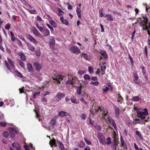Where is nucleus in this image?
<instances>
[{
  "label": "nucleus",
  "instance_id": "f257e3e1",
  "mask_svg": "<svg viewBox=\"0 0 150 150\" xmlns=\"http://www.w3.org/2000/svg\"><path fill=\"white\" fill-rule=\"evenodd\" d=\"M135 110L137 113L138 117L142 119H144L145 118L146 116L148 115V112L146 108L144 109V112H142L141 111L143 109L141 108H135Z\"/></svg>",
  "mask_w": 150,
  "mask_h": 150
},
{
  "label": "nucleus",
  "instance_id": "f03ea898",
  "mask_svg": "<svg viewBox=\"0 0 150 150\" xmlns=\"http://www.w3.org/2000/svg\"><path fill=\"white\" fill-rule=\"evenodd\" d=\"M143 18L144 20L140 22L141 26L142 27L143 30H148L150 29V23H147L148 19L146 16H143Z\"/></svg>",
  "mask_w": 150,
  "mask_h": 150
},
{
  "label": "nucleus",
  "instance_id": "7ed1b4c3",
  "mask_svg": "<svg viewBox=\"0 0 150 150\" xmlns=\"http://www.w3.org/2000/svg\"><path fill=\"white\" fill-rule=\"evenodd\" d=\"M70 51L73 53L78 54L80 53V51L79 48L75 46H71L69 48Z\"/></svg>",
  "mask_w": 150,
  "mask_h": 150
},
{
  "label": "nucleus",
  "instance_id": "20e7f679",
  "mask_svg": "<svg viewBox=\"0 0 150 150\" xmlns=\"http://www.w3.org/2000/svg\"><path fill=\"white\" fill-rule=\"evenodd\" d=\"M97 137L99 140L100 142L103 145H105V140L104 137L101 133L98 134Z\"/></svg>",
  "mask_w": 150,
  "mask_h": 150
},
{
  "label": "nucleus",
  "instance_id": "39448f33",
  "mask_svg": "<svg viewBox=\"0 0 150 150\" xmlns=\"http://www.w3.org/2000/svg\"><path fill=\"white\" fill-rule=\"evenodd\" d=\"M54 76L55 77L56 79H53L54 80H56V81L58 83H60V81L58 79H60V80H63L64 76L58 74H55L54 75Z\"/></svg>",
  "mask_w": 150,
  "mask_h": 150
},
{
  "label": "nucleus",
  "instance_id": "423d86ee",
  "mask_svg": "<svg viewBox=\"0 0 150 150\" xmlns=\"http://www.w3.org/2000/svg\"><path fill=\"white\" fill-rule=\"evenodd\" d=\"M107 122L109 124L112 125L116 129L117 128L116 125L114 122V121L112 118L110 117L108 118L106 120Z\"/></svg>",
  "mask_w": 150,
  "mask_h": 150
},
{
  "label": "nucleus",
  "instance_id": "0eeeda50",
  "mask_svg": "<svg viewBox=\"0 0 150 150\" xmlns=\"http://www.w3.org/2000/svg\"><path fill=\"white\" fill-rule=\"evenodd\" d=\"M27 38L30 41L36 45L38 44V42L37 40L30 35H28Z\"/></svg>",
  "mask_w": 150,
  "mask_h": 150
},
{
  "label": "nucleus",
  "instance_id": "6e6552de",
  "mask_svg": "<svg viewBox=\"0 0 150 150\" xmlns=\"http://www.w3.org/2000/svg\"><path fill=\"white\" fill-rule=\"evenodd\" d=\"M8 129L10 132V137L12 138H14V134L16 133V130L13 127H10L8 128Z\"/></svg>",
  "mask_w": 150,
  "mask_h": 150
},
{
  "label": "nucleus",
  "instance_id": "1a4fd4ad",
  "mask_svg": "<svg viewBox=\"0 0 150 150\" xmlns=\"http://www.w3.org/2000/svg\"><path fill=\"white\" fill-rule=\"evenodd\" d=\"M48 17V19L49 20V22L50 24H51L55 28L56 27L57 24L55 21L51 19V18L49 15H47Z\"/></svg>",
  "mask_w": 150,
  "mask_h": 150
},
{
  "label": "nucleus",
  "instance_id": "9d476101",
  "mask_svg": "<svg viewBox=\"0 0 150 150\" xmlns=\"http://www.w3.org/2000/svg\"><path fill=\"white\" fill-rule=\"evenodd\" d=\"M58 117L55 116L52 118L50 122V124L53 127L54 126L57 124L56 121Z\"/></svg>",
  "mask_w": 150,
  "mask_h": 150
},
{
  "label": "nucleus",
  "instance_id": "9b49d317",
  "mask_svg": "<svg viewBox=\"0 0 150 150\" xmlns=\"http://www.w3.org/2000/svg\"><path fill=\"white\" fill-rule=\"evenodd\" d=\"M99 53L102 55L100 56V59H101L102 58H104V59H106L107 58V54L105 52L104 50H100L99 52Z\"/></svg>",
  "mask_w": 150,
  "mask_h": 150
},
{
  "label": "nucleus",
  "instance_id": "f8f14e48",
  "mask_svg": "<svg viewBox=\"0 0 150 150\" xmlns=\"http://www.w3.org/2000/svg\"><path fill=\"white\" fill-rule=\"evenodd\" d=\"M34 66L37 71H39L40 70L41 65L40 63L37 62H35L34 64Z\"/></svg>",
  "mask_w": 150,
  "mask_h": 150
},
{
  "label": "nucleus",
  "instance_id": "ddd939ff",
  "mask_svg": "<svg viewBox=\"0 0 150 150\" xmlns=\"http://www.w3.org/2000/svg\"><path fill=\"white\" fill-rule=\"evenodd\" d=\"M43 36L46 37L48 36L50 34L49 30L47 29H45L41 32Z\"/></svg>",
  "mask_w": 150,
  "mask_h": 150
},
{
  "label": "nucleus",
  "instance_id": "4468645a",
  "mask_svg": "<svg viewBox=\"0 0 150 150\" xmlns=\"http://www.w3.org/2000/svg\"><path fill=\"white\" fill-rule=\"evenodd\" d=\"M99 111L101 112L102 111V113L103 116H105L108 113L107 111L105 110H104V109H102L100 108H99V109L96 111V113L98 112Z\"/></svg>",
  "mask_w": 150,
  "mask_h": 150
},
{
  "label": "nucleus",
  "instance_id": "2eb2a0df",
  "mask_svg": "<svg viewBox=\"0 0 150 150\" xmlns=\"http://www.w3.org/2000/svg\"><path fill=\"white\" fill-rule=\"evenodd\" d=\"M69 115V113L63 111H61L59 113V116L62 117H64Z\"/></svg>",
  "mask_w": 150,
  "mask_h": 150
},
{
  "label": "nucleus",
  "instance_id": "dca6fc26",
  "mask_svg": "<svg viewBox=\"0 0 150 150\" xmlns=\"http://www.w3.org/2000/svg\"><path fill=\"white\" fill-rule=\"evenodd\" d=\"M33 33L37 36L39 37H41L42 36V34L40 33L36 29H34L33 30Z\"/></svg>",
  "mask_w": 150,
  "mask_h": 150
},
{
  "label": "nucleus",
  "instance_id": "f3484780",
  "mask_svg": "<svg viewBox=\"0 0 150 150\" xmlns=\"http://www.w3.org/2000/svg\"><path fill=\"white\" fill-rule=\"evenodd\" d=\"M49 43L50 45H53L55 43V41L54 38L53 37L50 36L49 38Z\"/></svg>",
  "mask_w": 150,
  "mask_h": 150
},
{
  "label": "nucleus",
  "instance_id": "a211bd4d",
  "mask_svg": "<svg viewBox=\"0 0 150 150\" xmlns=\"http://www.w3.org/2000/svg\"><path fill=\"white\" fill-rule=\"evenodd\" d=\"M120 139L121 142V146L123 147L124 149H126L127 148V146L125 141L123 140L122 137H121Z\"/></svg>",
  "mask_w": 150,
  "mask_h": 150
},
{
  "label": "nucleus",
  "instance_id": "6ab92c4d",
  "mask_svg": "<svg viewBox=\"0 0 150 150\" xmlns=\"http://www.w3.org/2000/svg\"><path fill=\"white\" fill-rule=\"evenodd\" d=\"M18 55L20 56L21 60L23 61H25L26 59V57L25 54L22 52H19Z\"/></svg>",
  "mask_w": 150,
  "mask_h": 150
},
{
  "label": "nucleus",
  "instance_id": "aec40b11",
  "mask_svg": "<svg viewBox=\"0 0 150 150\" xmlns=\"http://www.w3.org/2000/svg\"><path fill=\"white\" fill-rule=\"evenodd\" d=\"M107 17V19L108 21H113V19L112 16L110 14H107L104 16Z\"/></svg>",
  "mask_w": 150,
  "mask_h": 150
},
{
  "label": "nucleus",
  "instance_id": "412c9836",
  "mask_svg": "<svg viewBox=\"0 0 150 150\" xmlns=\"http://www.w3.org/2000/svg\"><path fill=\"white\" fill-rule=\"evenodd\" d=\"M27 44L28 46V48L32 52H33L34 51L35 48L32 45L30 44H29L28 43H27Z\"/></svg>",
  "mask_w": 150,
  "mask_h": 150
},
{
  "label": "nucleus",
  "instance_id": "4be33fe9",
  "mask_svg": "<svg viewBox=\"0 0 150 150\" xmlns=\"http://www.w3.org/2000/svg\"><path fill=\"white\" fill-rule=\"evenodd\" d=\"M114 109L115 115L117 117H118L120 114L119 109L117 106L115 107Z\"/></svg>",
  "mask_w": 150,
  "mask_h": 150
},
{
  "label": "nucleus",
  "instance_id": "5701e85b",
  "mask_svg": "<svg viewBox=\"0 0 150 150\" xmlns=\"http://www.w3.org/2000/svg\"><path fill=\"white\" fill-rule=\"evenodd\" d=\"M65 95L64 93H58L56 97H57L59 100H60L61 98L64 97Z\"/></svg>",
  "mask_w": 150,
  "mask_h": 150
},
{
  "label": "nucleus",
  "instance_id": "b1692460",
  "mask_svg": "<svg viewBox=\"0 0 150 150\" xmlns=\"http://www.w3.org/2000/svg\"><path fill=\"white\" fill-rule=\"evenodd\" d=\"M60 20L62 23L66 25H68L69 24L68 22L65 19H64L63 17L60 18Z\"/></svg>",
  "mask_w": 150,
  "mask_h": 150
},
{
  "label": "nucleus",
  "instance_id": "393cba45",
  "mask_svg": "<svg viewBox=\"0 0 150 150\" xmlns=\"http://www.w3.org/2000/svg\"><path fill=\"white\" fill-rule=\"evenodd\" d=\"M28 69V71L32 72L33 71V66L30 63H28L27 64Z\"/></svg>",
  "mask_w": 150,
  "mask_h": 150
},
{
  "label": "nucleus",
  "instance_id": "a878e982",
  "mask_svg": "<svg viewBox=\"0 0 150 150\" xmlns=\"http://www.w3.org/2000/svg\"><path fill=\"white\" fill-rule=\"evenodd\" d=\"M8 61V62L10 64V65L13 67L15 69V66L13 62L9 58H7Z\"/></svg>",
  "mask_w": 150,
  "mask_h": 150
},
{
  "label": "nucleus",
  "instance_id": "bb28decb",
  "mask_svg": "<svg viewBox=\"0 0 150 150\" xmlns=\"http://www.w3.org/2000/svg\"><path fill=\"white\" fill-rule=\"evenodd\" d=\"M50 144L51 146L52 147L56 146V144L55 140L54 139L51 140L50 142Z\"/></svg>",
  "mask_w": 150,
  "mask_h": 150
},
{
  "label": "nucleus",
  "instance_id": "cd10ccee",
  "mask_svg": "<svg viewBox=\"0 0 150 150\" xmlns=\"http://www.w3.org/2000/svg\"><path fill=\"white\" fill-rule=\"evenodd\" d=\"M108 87H106L105 88L103 89V91L104 92H106L108 91L109 89H112V88L110 84H108Z\"/></svg>",
  "mask_w": 150,
  "mask_h": 150
},
{
  "label": "nucleus",
  "instance_id": "c85d7f7f",
  "mask_svg": "<svg viewBox=\"0 0 150 150\" xmlns=\"http://www.w3.org/2000/svg\"><path fill=\"white\" fill-rule=\"evenodd\" d=\"M76 12L77 15V16L79 17L80 18L81 16V11L80 8H77L76 10Z\"/></svg>",
  "mask_w": 150,
  "mask_h": 150
},
{
  "label": "nucleus",
  "instance_id": "c756f323",
  "mask_svg": "<svg viewBox=\"0 0 150 150\" xmlns=\"http://www.w3.org/2000/svg\"><path fill=\"white\" fill-rule=\"evenodd\" d=\"M17 61L20 66L23 68H24L25 64L24 63L20 60L18 59Z\"/></svg>",
  "mask_w": 150,
  "mask_h": 150
},
{
  "label": "nucleus",
  "instance_id": "7c9ffc66",
  "mask_svg": "<svg viewBox=\"0 0 150 150\" xmlns=\"http://www.w3.org/2000/svg\"><path fill=\"white\" fill-rule=\"evenodd\" d=\"M81 86H80L77 88L76 92L78 95H80L81 93Z\"/></svg>",
  "mask_w": 150,
  "mask_h": 150
},
{
  "label": "nucleus",
  "instance_id": "2f4dec72",
  "mask_svg": "<svg viewBox=\"0 0 150 150\" xmlns=\"http://www.w3.org/2000/svg\"><path fill=\"white\" fill-rule=\"evenodd\" d=\"M140 100L141 98L138 96L134 97L132 98V100L135 102L139 101Z\"/></svg>",
  "mask_w": 150,
  "mask_h": 150
},
{
  "label": "nucleus",
  "instance_id": "473e14b6",
  "mask_svg": "<svg viewBox=\"0 0 150 150\" xmlns=\"http://www.w3.org/2000/svg\"><path fill=\"white\" fill-rule=\"evenodd\" d=\"M35 54L37 57H39L40 55L41 52L39 48L36 50Z\"/></svg>",
  "mask_w": 150,
  "mask_h": 150
},
{
  "label": "nucleus",
  "instance_id": "72a5a7b5",
  "mask_svg": "<svg viewBox=\"0 0 150 150\" xmlns=\"http://www.w3.org/2000/svg\"><path fill=\"white\" fill-rule=\"evenodd\" d=\"M111 138L108 137L106 141H105V144L109 145L111 144Z\"/></svg>",
  "mask_w": 150,
  "mask_h": 150
},
{
  "label": "nucleus",
  "instance_id": "f704fd0d",
  "mask_svg": "<svg viewBox=\"0 0 150 150\" xmlns=\"http://www.w3.org/2000/svg\"><path fill=\"white\" fill-rule=\"evenodd\" d=\"M10 35H11V40L12 42H14L16 39V38L14 36V34L12 31L10 32Z\"/></svg>",
  "mask_w": 150,
  "mask_h": 150
},
{
  "label": "nucleus",
  "instance_id": "c9c22d12",
  "mask_svg": "<svg viewBox=\"0 0 150 150\" xmlns=\"http://www.w3.org/2000/svg\"><path fill=\"white\" fill-rule=\"evenodd\" d=\"M35 109L34 110V111L36 113V117L38 118L39 117V113L38 112V111H37L38 106L35 105Z\"/></svg>",
  "mask_w": 150,
  "mask_h": 150
},
{
  "label": "nucleus",
  "instance_id": "e433bc0d",
  "mask_svg": "<svg viewBox=\"0 0 150 150\" xmlns=\"http://www.w3.org/2000/svg\"><path fill=\"white\" fill-rule=\"evenodd\" d=\"M40 91L36 93H34L33 94V98H36V97L38 96H39L40 95Z\"/></svg>",
  "mask_w": 150,
  "mask_h": 150
},
{
  "label": "nucleus",
  "instance_id": "4c0bfd02",
  "mask_svg": "<svg viewBox=\"0 0 150 150\" xmlns=\"http://www.w3.org/2000/svg\"><path fill=\"white\" fill-rule=\"evenodd\" d=\"M71 100L72 103L75 104H78L79 101H77L75 98H72L71 99Z\"/></svg>",
  "mask_w": 150,
  "mask_h": 150
},
{
  "label": "nucleus",
  "instance_id": "58836bf2",
  "mask_svg": "<svg viewBox=\"0 0 150 150\" xmlns=\"http://www.w3.org/2000/svg\"><path fill=\"white\" fill-rule=\"evenodd\" d=\"M82 57H83L85 59L88 60L89 59L88 55L86 54H81Z\"/></svg>",
  "mask_w": 150,
  "mask_h": 150
},
{
  "label": "nucleus",
  "instance_id": "ea45409f",
  "mask_svg": "<svg viewBox=\"0 0 150 150\" xmlns=\"http://www.w3.org/2000/svg\"><path fill=\"white\" fill-rule=\"evenodd\" d=\"M136 134L140 139H142V135L137 130L135 133Z\"/></svg>",
  "mask_w": 150,
  "mask_h": 150
},
{
  "label": "nucleus",
  "instance_id": "a19ab883",
  "mask_svg": "<svg viewBox=\"0 0 150 150\" xmlns=\"http://www.w3.org/2000/svg\"><path fill=\"white\" fill-rule=\"evenodd\" d=\"M91 84H92L93 85L97 86L99 84V82L98 81H91L90 83Z\"/></svg>",
  "mask_w": 150,
  "mask_h": 150
},
{
  "label": "nucleus",
  "instance_id": "79ce46f5",
  "mask_svg": "<svg viewBox=\"0 0 150 150\" xmlns=\"http://www.w3.org/2000/svg\"><path fill=\"white\" fill-rule=\"evenodd\" d=\"M66 84H72V79H71V78H70L69 76H68V81L66 83Z\"/></svg>",
  "mask_w": 150,
  "mask_h": 150
},
{
  "label": "nucleus",
  "instance_id": "37998d69",
  "mask_svg": "<svg viewBox=\"0 0 150 150\" xmlns=\"http://www.w3.org/2000/svg\"><path fill=\"white\" fill-rule=\"evenodd\" d=\"M15 74H16L17 76L18 77H23V75L22 74L18 71L16 70L15 71Z\"/></svg>",
  "mask_w": 150,
  "mask_h": 150
},
{
  "label": "nucleus",
  "instance_id": "c03bdc74",
  "mask_svg": "<svg viewBox=\"0 0 150 150\" xmlns=\"http://www.w3.org/2000/svg\"><path fill=\"white\" fill-rule=\"evenodd\" d=\"M84 79L85 80H90L91 78L89 76V75L88 74H86L83 76Z\"/></svg>",
  "mask_w": 150,
  "mask_h": 150
},
{
  "label": "nucleus",
  "instance_id": "a18cd8bd",
  "mask_svg": "<svg viewBox=\"0 0 150 150\" xmlns=\"http://www.w3.org/2000/svg\"><path fill=\"white\" fill-rule=\"evenodd\" d=\"M117 100L118 101L121 102L122 101L123 99L122 97L119 95H118L117 96Z\"/></svg>",
  "mask_w": 150,
  "mask_h": 150
},
{
  "label": "nucleus",
  "instance_id": "49530a36",
  "mask_svg": "<svg viewBox=\"0 0 150 150\" xmlns=\"http://www.w3.org/2000/svg\"><path fill=\"white\" fill-rule=\"evenodd\" d=\"M112 145L117 146L118 145V142L117 139H115L112 142Z\"/></svg>",
  "mask_w": 150,
  "mask_h": 150
},
{
  "label": "nucleus",
  "instance_id": "de8ad7c7",
  "mask_svg": "<svg viewBox=\"0 0 150 150\" xmlns=\"http://www.w3.org/2000/svg\"><path fill=\"white\" fill-rule=\"evenodd\" d=\"M68 76H69L70 78H71V79H72V83H74L75 81L77 79V78L76 77H73L71 75H68Z\"/></svg>",
  "mask_w": 150,
  "mask_h": 150
},
{
  "label": "nucleus",
  "instance_id": "09e8293b",
  "mask_svg": "<svg viewBox=\"0 0 150 150\" xmlns=\"http://www.w3.org/2000/svg\"><path fill=\"white\" fill-rule=\"evenodd\" d=\"M88 71L90 74L93 73V69L90 66L88 67Z\"/></svg>",
  "mask_w": 150,
  "mask_h": 150
},
{
  "label": "nucleus",
  "instance_id": "8fccbe9b",
  "mask_svg": "<svg viewBox=\"0 0 150 150\" xmlns=\"http://www.w3.org/2000/svg\"><path fill=\"white\" fill-rule=\"evenodd\" d=\"M3 135L5 137L7 138L9 136V133L7 132L4 131L3 133Z\"/></svg>",
  "mask_w": 150,
  "mask_h": 150
},
{
  "label": "nucleus",
  "instance_id": "3c124183",
  "mask_svg": "<svg viewBox=\"0 0 150 150\" xmlns=\"http://www.w3.org/2000/svg\"><path fill=\"white\" fill-rule=\"evenodd\" d=\"M58 143L59 148L61 149V150H63L64 146L63 144H62V143L59 142Z\"/></svg>",
  "mask_w": 150,
  "mask_h": 150
},
{
  "label": "nucleus",
  "instance_id": "603ef678",
  "mask_svg": "<svg viewBox=\"0 0 150 150\" xmlns=\"http://www.w3.org/2000/svg\"><path fill=\"white\" fill-rule=\"evenodd\" d=\"M10 105L11 106H13L14 105V100L13 99H12L10 100V102L9 103Z\"/></svg>",
  "mask_w": 150,
  "mask_h": 150
},
{
  "label": "nucleus",
  "instance_id": "864d4df0",
  "mask_svg": "<svg viewBox=\"0 0 150 150\" xmlns=\"http://www.w3.org/2000/svg\"><path fill=\"white\" fill-rule=\"evenodd\" d=\"M99 66L100 67L101 71L102 72H104L106 69V67L105 66L103 67L100 64Z\"/></svg>",
  "mask_w": 150,
  "mask_h": 150
},
{
  "label": "nucleus",
  "instance_id": "5fc2aeb1",
  "mask_svg": "<svg viewBox=\"0 0 150 150\" xmlns=\"http://www.w3.org/2000/svg\"><path fill=\"white\" fill-rule=\"evenodd\" d=\"M86 72V71H82L79 70V71L78 72V74L79 75H81L85 73Z\"/></svg>",
  "mask_w": 150,
  "mask_h": 150
},
{
  "label": "nucleus",
  "instance_id": "6e6d98bb",
  "mask_svg": "<svg viewBox=\"0 0 150 150\" xmlns=\"http://www.w3.org/2000/svg\"><path fill=\"white\" fill-rule=\"evenodd\" d=\"M85 144L84 143L82 142H81L79 144V146L81 147H83L85 146Z\"/></svg>",
  "mask_w": 150,
  "mask_h": 150
},
{
  "label": "nucleus",
  "instance_id": "4d7b16f0",
  "mask_svg": "<svg viewBox=\"0 0 150 150\" xmlns=\"http://www.w3.org/2000/svg\"><path fill=\"white\" fill-rule=\"evenodd\" d=\"M11 25L9 23H8L5 25V28L7 30H9L10 29Z\"/></svg>",
  "mask_w": 150,
  "mask_h": 150
},
{
  "label": "nucleus",
  "instance_id": "13d9d810",
  "mask_svg": "<svg viewBox=\"0 0 150 150\" xmlns=\"http://www.w3.org/2000/svg\"><path fill=\"white\" fill-rule=\"evenodd\" d=\"M12 145L13 147L15 148L16 149L17 147L19 145L18 144L14 143L12 144Z\"/></svg>",
  "mask_w": 150,
  "mask_h": 150
},
{
  "label": "nucleus",
  "instance_id": "bf43d9fd",
  "mask_svg": "<svg viewBox=\"0 0 150 150\" xmlns=\"http://www.w3.org/2000/svg\"><path fill=\"white\" fill-rule=\"evenodd\" d=\"M84 140L85 142H86L87 144L89 145H91V143L90 142L89 140H88L86 138H84Z\"/></svg>",
  "mask_w": 150,
  "mask_h": 150
},
{
  "label": "nucleus",
  "instance_id": "052dcab7",
  "mask_svg": "<svg viewBox=\"0 0 150 150\" xmlns=\"http://www.w3.org/2000/svg\"><path fill=\"white\" fill-rule=\"evenodd\" d=\"M29 13L31 14H35L36 13V11L34 10H28Z\"/></svg>",
  "mask_w": 150,
  "mask_h": 150
},
{
  "label": "nucleus",
  "instance_id": "680f3d73",
  "mask_svg": "<svg viewBox=\"0 0 150 150\" xmlns=\"http://www.w3.org/2000/svg\"><path fill=\"white\" fill-rule=\"evenodd\" d=\"M46 25L47 26V27L49 28L51 31H54L53 28L51 26H50L49 24L48 23H47Z\"/></svg>",
  "mask_w": 150,
  "mask_h": 150
},
{
  "label": "nucleus",
  "instance_id": "e2e57ef3",
  "mask_svg": "<svg viewBox=\"0 0 150 150\" xmlns=\"http://www.w3.org/2000/svg\"><path fill=\"white\" fill-rule=\"evenodd\" d=\"M87 117V116L85 114H82L81 116V118L83 120H85L86 117Z\"/></svg>",
  "mask_w": 150,
  "mask_h": 150
},
{
  "label": "nucleus",
  "instance_id": "0e129e2a",
  "mask_svg": "<svg viewBox=\"0 0 150 150\" xmlns=\"http://www.w3.org/2000/svg\"><path fill=\"white\" fill-rule=\"evenodd\" d=\"M0 125L2 127H5L6 125V123L5 122H0Z\"/></svg>",
  "mask_w": 150,
  "mask_h": 150
},
{
  "label": "nucleus",
  "instance_id": "69168bd1",
  "mask_svg": "<svg viewBox=\"0 0 150 150\" xmlns=\"http://www.w3.org/2000/svg\"><path fill=\"white\" fill-rule=\"evenodd\" d=\"M102 11H103L102 9H100L99 11V16L100 17H102L104 16V15Z\"/></svg>",
  "mask_w": 150,
  "mask_h": 150
},
{
  "label": "nucleus",
  "instance_id": "338daca9",
  "mask_svg": "<svg viewBox=\"0 0 150 150\" xmlns=\"http://www.w3.org/2000/svg\"><path fill=\"white\" fill-rule=\"evenodd\" d=\"M49 93L47 91H45V92H42V95L43 96H46L48 94H49Z\"/></svg>",
  "mask_w": 150,
  "mask_h": 150
},
{
  "label": "nucleus",
  "instance_id": "774afa93",
  "mask_svg": "<svg viewBox=\"0 0 150 150\" xmlns=\"http://www.w3.org/2000/svg\"><path fill=\"white\" fill-rule=\"evenodd\" d=\"M100 28H101V32H103L104 31V30L103 28V25H102L101 24H100Z\"/></svg>",
  "mask_w": 150,
  "mask_h": 150
}]
</instances>
